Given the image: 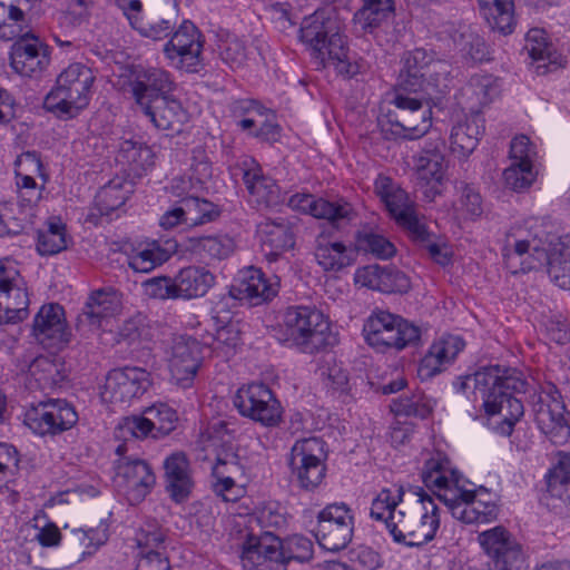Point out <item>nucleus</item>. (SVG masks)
I'll list each match as a JSON object with an SVG mask.
<instances>
[{
  "instance_id": "obj_28",
  "label": "nucleus",
  "mask_w": 570,
  "mask_h": 570,
  "mask_svg": "<svg viewBox=\"0 0 570 570\" xmlns=\"http://www.w3.org/2000/svg\"><path fill=\"white\" fill-rule=\"evenodd\" d=\"M464 346V341L455 335H445L433 342L420 361L419 377L426 381L440 374L455 360Z\"/></svg>"
},
{
  "instance_id": "obj_64",
  "label": "nucleus",
  "mask_w": 570,
  "mask_h": 570,
  "mask_svg": "<svg viewBox=\"0 0 570 570\" xmlns=\"http://www.w3.org/2000/svg\"><path fill=\"white\" fill-rule=\"evenodd\" d=\"M242 331L237 322H227L219 326L215 334V348L224 350L225 354L230 353L240 343Z\"/></svg>"
},
{
  "instance_id": "obj_52",
  "label": "nucleus",
  "mask_w": 570,
  "mask_h": 570,
  "mask_svg": "<svg viewBox=\"0 0 570 570\" xmlns=\"http://www.w3.org/2000/svg\"><path fill=\"white\" fill-rule=\"evenodd\" d=\"M547 491L551 497L564 500L569 498L570 453H559L558 463L546 475Z\"/></svg>"
},
{
  "instance_id": "obj_35",
  "label": "nucleus",
  "mask_w": 570,
  "mask_h": 570,
  "mask_svg": "<svg viewBox=\"0 0 570 570\" xmlns=\"http://www.w3.org/2000/svg\"><path fill=\"white\" fill-rule=\"evenodd\" d=\"M166 491L176 502H185L191 493L194 481L190 464L185 453L176 452L164 462Z\"/></svg>"
},
{
  "instance_id": "obj_60",
  "label": "nucleus",
  "mask_w": 570,
  "mask_h": 570,
  "mask_svg": "<svg viewBox=\"0 0 570 570\" xmlns=\"http://www.w3.org/2000/svg\"><path fill=\"white\" fill-rule=\"evenodd\" d=\"M142 285L146 294L151 298H179L175 278L167 276L153 277L145 281Z\"/></svg>"
},
{
  "instance_id": "obj_12",
  "label": "nucleus",
  "mask_w": 570,
  "mask_h": 570,
  "mask_svg": "<svg viewBox=\"0 0 570 570\" xmlns=\"http://www.w3.org/2000/svg\"><path fill=\"white\" fill-rule=\"evenodd\" d=\"M126 444L118 445L115 461V485L130 504L140 503L155 485L156 478L150 465L142 459L125 456Z\"/></svg>"
},
{
  "instance_id": "obj_15",
  "label": "nucleus",
  "mask_w": 570,
  "mask_h": 570,
  "mask_svg": "<svg viewBox=\"0 0 570 570\" xmlns=\"http://www.w3.org/2000/svg\"><path fill=\"white\" fill-rule=\"evenodd\" d=\"M479 542L490 559L491 570H529L522 544L505 528L483 531L479 534Z\"/></svg>"
},
{
  "instance_id": "obj_5",
  "label": "nucleus",
  "mask_w": 570,
  "mask_h": 570,
  "mask_svg": "<svg viewBox=\"0 0 570 570\" xmlns=\"http://www.w3.org/2000/svg\"><path fill=\"white\" fill-rule=\"evenodd\" d=\"M94 71L80 63H71L57 78L56 87L46 96L45 107L62 119L75 118L90 101Z\"/></svg>"
},
{
  "instance_id": "obj_4",
  "label": "nucleus",
  "mask_w": 570,
  "mask_h": 570,
  "mask_svg": "<svg viewBox=\"0 0 570 570\" xmlns=\"http://www.w3.org/2000/svg\"><path fill=\"white\" fill-rule=\"evenodd\" d=\"M239 533L244 570H286L292 561L304 563L313 558V542L306 537L295 534L282 540L268 531L255 534L248 529Z\"/></svg>"
},
{
  "instance_id": "obj_43",
  "label": "nucleus",
  "mask_w": 570,
  "mask_h": 570,
  "mask_svg": "<svg viewBox=\"0 0 570 570\" xmlns=\"http://www.w3.org/2000/svg\"><path fill=\"white\" fill-rule=\"evenodd\" d=\"M175 247V245L163 247L158 242H151L128 256V265L135 272L149 273L167 262L171 257Z\"/></svg>"
},
{
  "instance_id": "obj_41",
  "label": "nucleus",
  "mask_w": 570,
  "mask_h": 570,
  "mask_svg": "<svg viewBox=\"0 0 570 570\" xmlns=\"http://www.w3.org/2000/svg\"><path fill=\"white\" fill-rule=\"evenodd\" d=\"M179 298L204 296L215 283V276L204 267L188 266L176 275Z\"/></svg>"
},
{
  "instance_id": "obj_17",
  "label": "nucleus",
  "mask_w": 570,
  "mask_h": 570,
  "mask_svg": "<svg viewBox=\"0 0 570 570\" xmlns=\"http://www.w3.org/2000/svg\"><path fill=\"white\" fill-rule=\"evenodd\" d=\"M29 296L26 282L13 266L0 265V324H16L27 318Z\"/></svg>"
},
{
  "instance_id": "obj_1",
  "label": "nucleus",
  "mask_w": 570,
  "mask_h": 570,
  "mask_svg": "<svg viewBox=\"0 0 570 570\" xmlns=\"http://www.w3.org/2000/svg\"><path fill=\"white\" fill-rule=\"evenodd\" d=\"M469 381L474 382V393L481 396L485 413L501 416L495 429L502 435H511L515 423L524 414L519 395L525 393L527 381L515 370L501 368L499 365L483 367L464 379L459 377L454 386L464 392Z\"/></svg>"
},
{
  "instance_id": "obj_24",
  "label": "nucleus",
  "mask_w": 570,
  "mask_h": 570,
  "mask_svg": "<svg viewBox=\"0 0 570 570\" xmlns=\"http://www.w3.org/2000/svg\"><path fill=\"white\" fill-rule=\"evenodd\" d=\"M129 88L137 106L142 109L175 89L168 71L159 68L137 67L129 79Z\"/></svg>"
},
{
  "instance_id": "obj_56",
  "label": "nucleus",
  "mask_w": 570,
  "mask_h": 570,
  "mask_svg": "<svg viewBox=\"0 0 570 570\" xmlns=\"http://www.w3.org/2000/svg\"><path fill=\"white\" fill-rule=\"evenodd\" d=\"M534 178L535 174L531 163H511L503 171L505 186L514 191L528 188Z\"/></svg>"
},
{
  "instance_id": "obj_33",
  "label": "nucleus",
  "mask_w": 570,
  "mask_h": 570,
  "mask_svg": "<svg viewBox=\"0 0 570 570\" xmlns=\"http://www.w3.org/2000/svg\"><path fill=\"white\" fill-rule=\"evenodd\" d=\"M277 286L278 284L267 279L259 268L250 266L240 272L237 283L230 287V295L258 305L276 296Z\"/></svg>"
},
{
  "instance_id": "obj_30",
  "label": "nucleus",
  "mask_w": 570,
  "mask_h": 570,
  "mask_svg": "<svg viewBox=\"0 0 570 570\" xmlns=\"http://www.w3.org/2000/svg\"><path fill=\"white\" fill-rule=\"evenodd\" d=\"M291 205L307 210L318 219H326L332 226L338 228L341 223L351 222L356 217L354 207L344 199L330 202L324 198L315 199L312 195H294Z\"/></svg>"
},
{
  "instance_id": "obj_46",
  "label": "nucleus",
  "mask_w": 570,
  "mask_h": 570,
  "mask_svg": "<svg viewBox=\"0 0 570 570\" xmlns=\"http://www.w3.org/2000/svg\"><path fill=\"white\" fill-rule=\"evenodd\" d=\"M21 2L27 0H0V39L13 40L27 27Z\"/></svg>"
},
{
  "instance_id": "obj_39",
  "label": "nucleus",
  "mask_w": 570,
  "mask_h": 570,
  "mask_svg": "<svg viewBox=\"0 0 570 570\" xmlns=\"http://www.w3.org/2000/svg\"><path fill=\"white\" fill-rule=\"evenodd\" d=\"M374 193L396 223L402 216H406L415 209V204L409 194L387 176L380 175L375 179Z\"/></svg>"
},
{
  "instance_id": "obj_38",
  "label": "nucleus",
  "mask_w": 570,
  "mask_h": 570,
  "mask_svg": "<svg viewBox=\"0 0 570 570\" xmlns=\"http://www.w3.org/2000/svg\"><path fill=\"white\" fill-rule=\"evenodd\" d=\"M315 259L325 272H338L354 264L356 250L342 242H333L323 234L315 240Z\"/></svg>"
},
{
  "instance_id": "obj_58",
  "label": "nucleus",
  "mask_w": 570,
  "mask_h": 570,
  "mask_svg": "<svg viewBox=\"0 0 570 570\" xmlns=\"http://www.w3.org/2000/svg\"><path fill=\"white\" fill-rule=\"evenodd\" d=\"M166 532L157 524H146L136 534V542L139 549L138 554L146 551L165 550Z\"/></svg>"
},
{
  "instance_id": "obj_40",
  "label": "nucleus",
  "mask_w": 570,
  "mask_h": 570,
  "mask_svg": "<svg viewBox=\"0 0 570 570\" xmlns=\"http://www.w3.org/2000/svg\"><path fill=\"white\" fill-rule=\"evenodd\" d=\"M483 132L482 119L479 114L466 117L453 126L450 135L451 149L462 157L471 155Z\"/></svg>"
},
{
  "instance_id": "obj_42",
  "label": "nucleus",
  "mask_w": 570,
  "mask_h": 570,
  "mask_svg": "<svg viewBox=\"0 0 570 570\" xmlns=\"http://www.w3.org/2000/svg\"><path fill=\"white\" fill-rule=\"evenodd\" d=\"M481 16L489 27L502 35H509L514 28L513 0H478Z\"/></svg>"
},
{
  "instance_id": "obj_29",
  "label": "nucleus",
  "mask_w": 570,
  "mask_h": 570,
  "mask_svg": "<svg viewBox=\"0 0 570 570\" xmlns=\"http://www.w3.org/2000/svg\"><path fill=\"white\" fill-rule=\"evenodd\" d=\"M130 26L142 37L155 41L164 40L173 33L177 24V18L154 17L145 21L141 17L142 3L140 0H117Z\"/></svg>"
},
{
  "instance_id": "obj_49",
  "label": "nucleus",
  "mask_w": 570,
  "mask_h": 570,
  "mask_svg": "<svg viewBox=\"0 0 570 570\" xmlns=\"http://www.w3.org/2000/svg\"><path fill=\"white\" fill-rule=\"evenodd\" d=\"M193 170L197 175L195 179L188 176H178L173 178L167 187L168 194L177 198V202L180 204H183L184 199H187V197L196 195L198 185L202 184L205 178L212 176V166L207 160L199 161L197 165L193 166Z\"/></svg>"
},
{
  "instance_id": "obj_22",
  "label": "nucleus",
  "mask_w": 570,
  "mask_h": 570,
  "mask_svg": "<svg viewBox=\"0 0 570 570\" xmlns=\"http://www.w3.org/2000/svg\"><path fill=\"white\" fill-rule=\"evenodd\" d=\"M120 311L121 298L117 291L114 288L94 291L77 316L76 330L81 335L94 333L104 325V322L116 316Z\"/></svg>"
},
{
  "instance_id": "obj_6",
  "label": "nucleus",
  "mask_w": 570,
  "mask_h": 570,
  "mask_svg": "<svg viewBox=\"0 0 570 570\" xmlns=\"http://www.w3.org/2000/svg\"><path fill=\"white\" fill-rule=\"evenodd\" d=\"M284 342L305 354H316L331 344L330 322L309 306L288 307L283 318Z\"/></svg>"
},
{
  "instance_id": "obj_2",
  "label": "nucleus",
  "mask_w": 570,
  "mask_h": 570,
  "mask_svg": "<svg viewBox=\"0 0 570 570\" xmlns=\"http://www.w3.org/2000/svg\"><path fill=\"white\" fill-rule=\"evenodd\" d=\"M422 478L428 488L444 490V493H438L436 498L444 503L453 518L464 523H488L497 518L498 505L493 501H482L480 498L488 494V491L483 487L478 490L464 489L460 473L448 470L440 460L426 461Z\"/></svg>"
},
{
  "instance_id": "obj_45",
  "label": "nucleus",
  "mask_w": 570,
  "mask_h": 570,
  "mask_svg": "<svg viewBox=\"0 0 570 570\" xmlns=\"http://www.w3.org/2000/svg\"><path fill=\"white\" fill-rule=\"evenodd\" d=\"M524 49L528 51L533 61L543 62L537 66L538 73L548 72L550 70V65L556 63V51L553 46L548 42L546 31L543 29L532 28L528 31L525 36Z\"/></svg>"
},
{
  "instance_id": "obj_63",
  "label": "nucleus",
  "mask_w": 570,
  "mask_h": 570,
  "mask_svg": "<svg viewBox=\"0 0 570 570\" xmlns=\"http://www.w3.org/2000/svg\"><path fill=\"white\" fill-rule=\"evenodd\" d=\"M27 225L26 214L19 210L18 215L12 207L4 206L0 209V236H13L21 234Z\"/></svg>"
},
{
  "instance_id": "obj_21",
  "label": "nucleus",
  "mask_w": 570,
  "mask_h": 570,
  "mask_svg": "<svg viewBox=\"0 0 570 570\" xmlns=\"http://www.w3.org/2000/svg\"><path fill=\"white\" fill-rule=\"evenodd\" d=\"M164 46V55L176 68L195 70L204 47L203 36L189 20L183 21Z\"/></svg>"
},
{
  "instance_id": "obj_16",
  "label": "nucleus",
  "mask_w": 570,
  "mask_h": 570,
  "mask_svg": "<svg viewBox=\"0 0 570 570\" xmlns=\"http://www.w3.org/2000/svg\"><path fill=\"white\" fill-rule=\"evenodd\" d=\"M566 412L562 396L553 384L543 387L533 402L534 421L553 444H563L570 436Z\"/></svg>"
},
{
  "instance_id": "obj_55",
  "label": "nucleus",
  "mask_w": 570,
  "mask_h": 570,
  "mask_svg": "<svg viewBox=\"0 0 570 570\" xmlns=\"http://www.w3.org/2000/svg\"><path fill=\"white\" fill-rule=\"evenodd\" d=\"M403 489L399 488L394 493L390 489H383L372 501L370 515L372 519L384 522L387 528L390 513L396 512V507L403 499Z\"/></svg>"
},
{
  "instance_id": "obj_32",
  "label": "nucleus",
  "mask_w": 570,
  "mask_h": 570,
  "mask_svg": "<svg viewBox=\"0 0 570 570\" xmlns=\"http://www.w3.org/2000/svg\"><path fill=\"white\" fill-rule=\"evenodd\" d=\"M262 250L269 262H275L286 250L294 247L295 239L291 224L283 217L266 218L257 226Z\"/></svg>"
},
{
  "instance_id": "obj_50",
  "label": "nucleus",
  "mask_w": 570,
  "mask_h": 570,
  "mask_svg": "<svg viewBox=\"0 0 570 570\" xmlns=\"http://www.w3.org/2000/svg\"><path fill=\"white\" fill-rule=\"evenodd\" d=\"M117 160L127 164L132 170H146L155 164V154L149 146L135 140L120 144Z\"/></svg>"
},
{
  "instance_id": "obj_20",
  "label": "nucleus",
  "mask_w": 570,
  "mask_h": 570,
  "mask_svg": "<svg viewBox=\"0 0 570 570\" xmlns=\"http://www.w3.org/2000/svg\"><path fill=\"white\" fill-rule=\"evenodd\" d=\"M150 373L138 366L111 370L105 382L102 396L111 403L129 404L141 397L151 386Z\"/></svg>"
},
{
  "instance_id": "obj_48",
  "label": "nucleus",
  "mask_w": 570,
  "mask_h": 570,
  "mask_svg": "<svg viewBox=\"0 0 570 570\" xmlns=\"http://www.w3.org/2000/svg\"><path fill=\"white\" fill-rule=\"evenodd\" d=\"M362 1L363 6L355 12L354 20L364 31H372L377 28L394 12V2L392 0Z\"/></svg>"
},
{
  "instance_id": "obj_13",
  "label": "nucleus",
  "mask_w": 570,
  "mask_h": 570,
  "mask_svg": "<svg viewBox=\"0 0 570 570\" xmlns=\"http://www.w3.org/2000/svg\"><path fill=\"white\" fill-rule=\"evenodd\" d=\"M324 445L318 438H307L292 446L288 464L299 487L306 491L316 489L325 478Z\"/></svg>"
},
{
  "instance_id": "obj_37",
  "label": "nucleus",
  "mask_w": 570,
  "mask_h": 570,
  "mask_svg": "<svg viewBox=\"0 0 570 570\" xmlns=\"http://www.w3.org/2000/svg\"><path fill=\"white\" fill-rule=\"evenodd\" d=\"M186 248L207 265L228 258L235 250V242L227 234L188 237Z\"/></svg>"
},
{
  "instance_id": "obj_61",
  "label": "nucleus",
  "mask_w": 570,
  "mask_h": 570,
  "mask_svg": "<svg viewBox=\"0 0 570 570\" xmlns=\"http://www.w3.org/2000/svg\"><path fill=\"white\" fill-rule=\"evenodd\" d=\"M126 202L121 189L116 185L104 186L96 196V204L101 215H109Z\"/></svg>"
},
{
  "instance_id": "obj_19",
  "label": "nucleus",
  "mask_w": 570,
  "mask_h": 570,
  "mask_svg": "<svg viewBox=\"0 0 570 570\" xmlns=\"http://www.w3.org/2000/svg\"><path fill=\"white\" fill-rule=\"evenodd\" d=\"M503 257L509 268L514 266L519 257L520 271L528 272L544 265L548 253L541 248V242L528 228L517 225L512 226L505 235Z\"/></svg>"
},
{
  "instance_id": "obj_62",
  "label": "nucleus",
  "mask_w": 570,
  "mask_h": 570,
  "mask_svg": "<svg viewBox=\"0 0 570 570\" xmlns=\"http://www.w3.org/2000/svg\"><path fill=\"white\" fill-rule=\"evenodd\" d=\"M119 429L122 432V435L130 434L136 439H145L148 436L155 439V431L151 428L150 421L145 411L141 415L124 417Z\"/></svg>"
},
{
  "instance_id": "obj_7",
  "label": "nucleus",
  "mask_w": 570,
  "mask_h": 570,
  "mask_svg": "<svg viewBox=\"0 0 570 570\" xmlns=\"http://www.w3.org/2000/svg\"><path fill=\"white\" fill-rule=\"evenodd\" d=\"M424 512L396 510L390 513L387 531L394 542L420 547L431 541L440 525L439 508L426 493L420 495Z\"/></svg>"
},
{
  "instance_id": "obj_25",
  "label": "nucleus",
  "mask_w": 570,
  "mask_h": 570,
  "mask_svg": "<svg viewBox=\"0 0 570 570\" xmlns=\"http://www.w3.org/2000/svg\"><path fill=\"white\" fill-rule=\"evenodd\" d=\"M202 346L190 336L174 338L169 370L171 379L183 389L191 386L202 364Z\"/></svg>"
},
{
  "instance_id": "obj_27",
  "label": "nucleus",
  "mask_w": 570,
  "mask_h": 570,
  "mask_svg": "<svg viewBox=\"0 0 570 570\" xmlns=\"http://www.w3.org/2000/svg\"><path fill=\"white\" fill-rule=\"evenodd\" d=\"M355 282L364 287L387 294H404L411 288L409 276L395 266L377 264L358 268Z\"/></svg>"
},
{
  "instance_id": "obj_9",
  "label": "nucleus",
  "mask_w": 570,
  "mask_h": 570,
  "mask_svg": "<svg viewBox=\"0 0 570 570\" xmlns=\"http://www.w3.org/2000/svg\"><path fill=\"white\" fill-rule=\"evenodd\" d=\"M393 102L395 110L381 124L384 138L413 140L429 131L432 125V109L428 100L397 92Z\"/></svg>"
},
{
  "instance_id": "obj_54",
  "label": "nucleus",
  "mask_w": 570,
  "mask_h": 570,
  "mask_svg": "<svg viewBox=\"0 0 570 570\" xmlns=\"http://www.w3.org/2000/svg\"><path fill=\"white\" fill-rule=\"evenodd\" d=\"M145 413L155 431V439L166 436L176 429L178 416L169 405L165 403L154 404L147 407Z\"/></svg>"
},
{
  "instance_id": "obj_11",
  "label": "nucleus",
  "mask_w": 570,
  "mask_h": 570,
  "mask_svg": "<svg viewBox=\"0 0 570 570\" xmlns=\"http://www.w3.org/2000/svg\"><path fill=\"white\" fill-rule=\"evenodd\" d=\"M233 402L242 416L263 426L275 428L282 422V405L274 392L264 383L243 385L237 390Z\"/></svg>"
},
{
  "instance_id": "obj_59",
  "label": "nucleus",
  "mask_w": 570,
  "mask_h": 570,
  "mask_svg": "<svg viewBox=\"0 0 570 570\" xmlns=\"http://www.w3.org/2000/svg\"><path fill=\"white\" fill-rule=\"evenodd\" d=\"M28 372L39 382L53 383L59 374V364L49 355H39L29 363Z\"/></svg>"
},
{
  "instance_id": "obj_26",
  "label": "nucleus",
  "mask_w": 570,
  "mask_h": 570,
  "mask_svg": "<svg viewBox=\"0 0 570 570\" xmlns=\"http://www.w3.org/2000/svg\"><path fill=\"white\" fill-rule=\"evenodd\" d=\"M32 335L46 347L59 348L70 341L63 307L51 303L43 305L33 320Z\"/></svg>"
},
{
  "instance_id": "obj_10",
  "label": "nucleus",
  "mask_w": 570,
  "mask_h": 570,
  "mask_svg": "<svg viewBox=\"0 0 570 570\" xmlns=\"http://www.w3.org/2000/svg\"><path fill=\"white\" fill-rule=\"evenodd\" d=\"M414 160L417 190L423 195L424 200L434 202L443 194L446 183L449 160L444 138L438 134L430 135Z\"/></svg>"
},
{
  "instance_id": "obj_14",
  "label": "nucleus",
  "mask_w": 570,
  "mask_h": 570,
  "mask_svg": "<svg viewBox=\"0 0 570 570\" xmlns=\"http://www.w3.org/2000/svg\"><path fill=\"white\" fill-rule=\"evenodd\" d=\"M353 532L354 515L347 504L331 503L318 512L314 535L324 550L337 552L345 549Z\"/></svg>"
},
{
  "instance_id": "obj_44",
  "label": "nucleus",
  "mask_w": 570,
  "mask_h": 570,
  "mask_svg": "<svg viewBox=\"0 0 570 570\" xmlns=\"http://www.w3.org/2000/svg\"><path fill=\"white\" fill-rule=\"evenodd\" d=\"M548 274L560 288L570 291V237L561 239L548 254Z\"/></svg>"
},
{
  "instance_id": "obj_34",
  "label": "nucleus",
  "mask_w": 570,
  "mask_h": 570,
  "mask_svg": "<svg viewBox=\"0 0 570 570\" xmlns=\"http://www.w3.org/2000/svg\"><path fill=\"white\" fill-rule=\"evenodd\" d=\"M433 57L424 49L417 48L406 52L402 58V68L397 77V88L417 94L425 90L426 77L431 76Z\"/></svg>"
},
{
  "instance_id": "obj_53",
  "label": "nucleus",
  "mask_w": 570,
  "mask_h": 570,
  "mask_svg": "<svg viewBox=\"0 0 570 570\" xmlns=\"http://www.w3.org/2000/svg\"><path fill=\"white\" fill-rule=\"evenodd\" d=\"M229 111L236 120L237 126L247 131L256 127V117H263L265 112L272 115L269 109L263 107L258 101L253 99H238L230 104Z\"/></svg>"
},
{
  "instance_id": "obj_47",
  "label": "nucleus",
  "mask_w": 570,
  "mask_h": 570,
  "mask_svg": "<svg viewBox=\"0 0 570 570\" xmlns=\"http://www.w3.org/2000/svg\"><path fill=\"white\" fill-rule=\"evenodd\" d=\"M357 252L372 254L376 258L387 259L394 256L396 248L385 236L364 226L355 234V248Z\"/></svg>"
},
{
  "instance_id": "obj_57",
  "label": "nucleus",
  "mask_w": 570,
  "mask_h": 570,
  "mask_svg": "<svg viewBox=\"0 0 570 570\" xmlns=\"http://www.w3.org/2000/svg\"><path fill=\"white\" fill-rule=\"evenodd\" d=\"M392 412L397 416H414L425 419L432 409L419 395L401 396L392 402Z\"/></svg>"
},
{
  "instance_id": "obj_31",
  "label": "nucleus",
  "mask_w": 570,
  "mask_h": 570,
  "mask_svg": "<svg viewBox=\"0 0 570 570\" xmlns=\"http://www.w3.org/2000/svg\"><path fill=\"white\" fill-rule=\"evenodd\" d=\"M243 180L250 198L258 206L272 207L281 203V190L276 181L264 175L262 167L253 159L242 164Z\"/></svg>"
},
{
  "instance_id": "obj_3",
  "label": "nucleus",
  "mask_w": 570,
  "mask_h": 570,
  "mask_svg": "<svg viewBox=\"0 0 570 570\" xmlns=\"http://www.w3.org/2000/svg\"><path fill=\"white\" fill-rule=\"evenodd\" d=\"M334 14V9L328 7L305 17L299 38L324 67L333 65L340 75L352 78L362 72L364 63L351 60L346 38L341 35Z\"/></svg>"
},
{
  "instance_id": "obj_23",
  "label": "nucleus",
  "mask_w": 570,
  "mask_h": 570,
  "mask_svg": "<svg viewBox=\"0 0 570 570\" xmlns=\"http://www.w3.org/2000/svg\"><path fill=\"white\" fill-rule=\"evenodd\" d=\"M11 46L10 65L24 77L40 73L50 61L48 47L30 31L20 32Z\"/></svg>"
},
{
  "instance_id": "obj_18",
  "label": "nucleus",
  "mask_w": 570,
  "mask_h": 570,
  "mask_svg": "<svg viewBox=\"0 0 570 570\" xmlns=\"http://www.w3.org/2000/svg\"><path fill=\"white\" fill-rule=\"evenodd\" d=\"M78 421L75 407L66 400H50L27 411L24 424L39 435L59 434Z\"/></svg>"
},
{
  "instance_id": "obj_51",
  "label": "nucleus",
  "mask_w": 570,
  "mask_h": 570,
  "mask_svg": "<svg viewBox=\"0 0 570 570\" xmlns=\"http://www.w3.org/2000/svg\"><path fill=\"white\" fill-rule=\"evenodd\" d=\"M220 59L232 69H239L246 65L248 50L243 39L234 33H222L218 39Z\"/></svg>"
},
{
  "instance_id": "obj_36",
  "label": "nucleus",
  "mask_w": 570,
  "mask_h": 570,
  "mask_svg": "<svg viewBox=\"0 0 570 570\" xmlns=\"http://www.w3.org/2000/svg\"><path fill=\"white\" fill-rule=\"evenodd\" d=\"M141 111L155 127L161 130L179 131L188 119V114L181 102L174 98L171 94L154 100L148 107H144Z\"/></svg>"
},
{
  "instance_id": "obj_8",
  "label": "nucleus",
  "mask_w": 570,
  "mask_h": 570,
  "mask_svg": "<svg viewBox=\"0 0 570 570\" xmlns=\"http://www.w3.org/2000/svg\"><path fill=\"white\" fill-rule=\"evenodd\" d=\"M363 335L370 346L383 353L415 345L421 338V328L400 315L375 309L363 325Z\"/></svg>"
}]
</instances>
